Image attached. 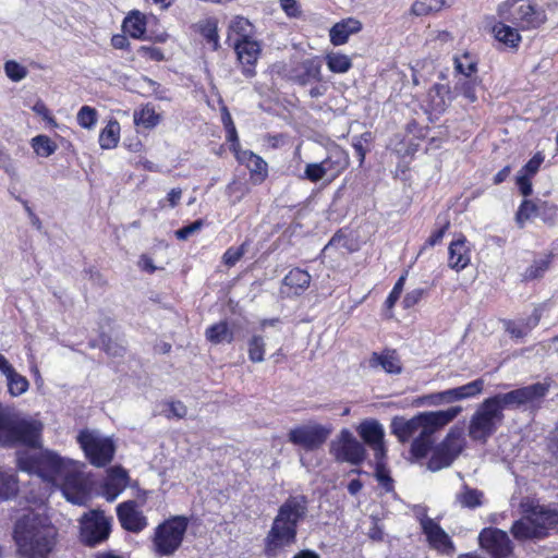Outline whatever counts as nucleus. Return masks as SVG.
<instances>
[{"mask_svg":"<svg viewBox=\"0 0 558 558\" xmlns=\"http://www.w3.org/2000/svg\"><path fill=\"white\" fill-rule=\"evenodd\" d=\"M39 433L40 428L37 424L14 418L0 405V445L4 447L25 445L31 448L19 452V468L60 486L68 501L80 506L85 505L90 497V484L80 470V464L73 460L63 459L52 451H36Z\"/></svg>","mask_w":558,"mask_h":558,"instance_id":"f257e3e1","label":"nucleus"},{"mask_svg":"<svg viewBox=\"0 0 558 558\" xmlns=\"http://www.w3.org/2000/svg\"><path fill=\"white\" fill-rule=\"evenodd\" d=\"M57 529L47 518L29 512L14 525L16 553L23 558H49L57 545Z\"/></svg>","mask_w":558,"mask_h":558,"instance_id":"f03ea898","label":"nucleus"},{"mask_svg":"<svg viewBox=\"0 0 558 558\" xmlns=\"http://www.w3.org/2000/svg\"><path fill=\"white\" fill-rule=\"evenodd\" d=\"M308 501L303 495L290 496L279 507L271 527L265 538V554L275 556L279 549L296 542L298 525L305 520Z\"/></svg>","mask_w":558,"mask_h":558,"instance_id":"7ed1b4c3","label":"nucleus"},{"mask_svg":"<svg viewBox=\"0 0 558 558\" xmlns=\"http://www.w3.org/2000/svg\"><path fill=\"white\" fill-rule=\"evenodd\" d=\"M462 407L456 405L447 410L426 411L420 413V434L411 444V454L416 459L425 458L434 444V434L451 423L460 413Z\"/></svg>","mask_w":558,"mask_h":558,"instance_id":"20e7f679","label":"nucleus"},{"mask_svg":"<svg viewBox=\"0 0 558 558\" xmlns=\"http://www.w3.org/2000/svg\"><path fill=\"white\" fill-rule=\"evenodd\" d=\"M504 410L497 395L485 399L471 416L468 427L469 437L474 441L485 444L502 424Z\"/></svg>","mask_w":558,"mask_h":558,"instance_id":"39448f33","label":"nucleus"},{"mask_svg":"<svg viewBox=\"0 0 558 558\" xmlns=\"http://www.w3.org/2000/svg\"><path fill=\"white\" fill-rule=\"evenodd\" d=\"M185 517H173L159 524L153 538V550L159 556H172L182 545L187 530Z\"/></svg>","mask_w":558,"mask_h":558,"instance_id":"423d86ee","label":"nucleus"},{"mask_svg":"<svg viewBox=\"0 0 558 558\" xmlns=\"http://www.w3.org/2000/svg\"><path fill=\"white\" fill-rule=\"evenodd\" d=\"M465 437L461 427L450 428L446 437L435 447L432 446V456L427 461V469L437 472L450 466L461 454L465 447Z\"/></svg>","mask_w":558,"mask_h":558,"instance_id":"0eeeda50","label":"nucleus"},{"mask_svg":"<svg viewBox=\"0 0 558 558\" xmlns=\"http://www.w3.org/2000/svg\"><path fill=\"white\" fill-rule=\"evenodd\" d=\"M77 442L86 458L95 466H105L113 459L116 447L112 439L98 430H82L77 435Z\"/></svg>","mask_w":558,"mask_h":558,"instance_id":"6e6552de","label":"nucleus"},{"mask_svg":"<svg viewBox=\"0 0 558 558\" xmlns=\"http://www.w3.org/2000/svg\"><path fill=\"white\" fill-rule=\"evenodd\" d=\"M478 82L476 77L460 76L456 82L453 90L448 85L436 84L429 92V98L434 110L444 111L448 101H451L459 95H462L469 102L477 100L476 87Z\"/></svg>","mask_w":558,"mask_h":558,"instance_id":"1a4fd4ad","label":"nucleus"},{"mask_svg":"<svg viewBox=\"0 0 558 558\" xmlns=\"http://www.w3.org/2000/svg\"><path fill=\"white\" fill-rule=\"evenodd\" d=\"M499 16L521 29L536 28L545 21L543 12L523 0H507L498 10Z\"/></svg>","mask_w":558,"mask_h":558,"instance_id":"9d476101","label":"nucleus"},{"mask_svg":"<svg viewBox=\"0 0 558 558\" xmlns=\"http://www.w3.org/2000/svg\"><path fill=\"white\" fill-rule=\"evenodd\" d=\"M550 383H535L506 393H498L497 397L505 409L520 408L524 405H538L547 396Z\"/></svg>","mask_w":558,"mask_h":558,"instance_id":"9b49d317","label":"nucleus"},{"mask_svg":"<svg viewBox=\"0 0 558 558\" xmlns=\"http://www.w3.org/2000/svg\"><path fill=\"white\" fill-rule=\"evenodd\" d=\"M483 389L484 380L480 378L460 387L424 396L416 401V404H428L437 407L441 404L453 403L456 401L475 397L480 395Z\"/></svg>","mask_w":558,"mask_h":558,"instance_id":"f8f14e48","label":"nucleus"},{"mask_svg":"<svg viewBox=\"0 0 558 558\" xmlns=\"http://www.w3.org/2000/svg\"><path fill=\"white\" fill-rule=\"evenodd\" d=\"M330 453L339 462H349L356 465L364 460L365 448L349 429H342L338 437L331 441Z\"/></svg>","mask_w":558,"mask_h":558,"instance_id":"ddd939ff","label":"nucleus"},{"mask_svg":"<svg viewBox=\"0 0 558 558\" xmlns=\"http://www.w3.org/2000/svg\"><path fill=\"white\" fill-rule=\"evenodd\" d=\"M332 432L331 426L311 423L290 429L288 440L307 451L319 448Z\"/></svg>","mask_w":558,"mask_h":558,"instance_id":"4468645a","label":"nucleus"},{"mask_svg":"<svg viewBox=\"0 0 558 558\" xmlns=\"http://www.w3.org/2000/svg\"><path fill=\"white\" fill-rule=\"evenodd\" d=\"M110 521L102 511L93 510L81 519V538L88 546H95L108 538Z\"/></svg>","mask_w":558,"mask_h":558,"instance_id":"2eb2a0df","label":"nucleus"},{"mask_svg":"<svg viewBox=\"0 0 558 558\" xmlns=\"http://www.w3.org/2000/svg\"><path fill=\"white\" fill-rule=\"evenodd\" d=\"M480 545L493 558H509L513 546L508 534L496 527H486L478 535Z\"/></svg>","mask_w":558,"mask_h":558,"instance_id":"dca6fc26","label":"nucleus"},{"mask_svg":"<svg viewBox=\"0 0 558 558\" xmlns=\"http://www.w3.org/2000/svg\"><path fill=\"white\" fill-rule=\"evenodd\" d=\"M238 61L242 66V73L246 77H253L256 62L260 56L262 48L257 40L254 39H234L232 44Z\"/></svg>","mask_w":558,"mask_h":558,"instance_id":"f3484780","label":"nucleus"},{"mask_svg":"<svg viewBox=\"0 0 558 558\" xmlns=\"http://www.w3.org/2000/svg\"><path fill=\"white\" fill-rule=\"evenodd\" d=\"M420 523L430 547L448 556L454 554L453 543L438 523L426 515L420 519Z\"/></svg>","mask_w":558,"mask_h":558,"instance_id":"a211bd4d","label":"nucleus"},{"mask_svg":"<svg viewBox=\"0 0 558 558\" xmlns=\"http://www.w3.org/2000/svg\"><path fill=\"white\" fill-rule=\"evenodd\" d=\"M359 434L374 451L377 462L381 461L386 454L383 426L377 421H364L359 426Z\"/></svg>","mask_w":558,"mask_h":558,"instance_id":"6ab92c4d","label":"nucleus"},{"mask_svg":"<svg viewBox=\"0 0 558 558\" xmlns=\"http://www.w3.org/2000/svg\"><path fill=\"white\" fill-rule=\"evenodd\" d=\"M117 515L121 525L131 532H141L147 525L145 515L137 509V505L133 500L120 504L117 508Z\"/></svg>","mask_w":558,"mask_h":558,"instance_id":"aec40b11","label":"nucleus"},{"mask_svg":"<svg viewBox=\"0 0 558 558\" xmlns=\"http://www.w3.org/2000/svg\"><path fill=\"white\" fill-rule=\"evenodd\" d=\"M290 78L299 85H307L311 82H322V61L319 58L303 60L298 66L291 70Z\"/></svg>","mask_w":558,"mask_h":558,"instance_id":"412c9836","label":"nucleus"},{"mask_svg":"<svg viewBox=\"0 0 558 558\" xmlns=\"http://www.w3.org/2000/svg\"><path fill=\"white\" fill-rule=\"evenodd\" d=\"M129 476L124 469L114 466L109 470L104 484V496L113 501L128 486Z\"/></svg>","mask_w":558,"mask_h":558,"instance_id":"4be33fe9","label":"nucleus"},{"mask_svg":"<svg viewBox=\"0 0 558 558\" xmlns=\"http://www.w3.org/2000/svg\"><path fill=\"white\" fill-rule=\"evenodd\" d=\"M391 433L400 442H407L411 438L414 439L420 434V413L411 418L396 416L390 424Z\"/></svg>","mask_w":558,"mask_h":558,"instance_id":"5701e85b","label":"nucleus"},{"mask_svg":"<svg viewBox=\"0 0 558 558\" xmlns=\"http://www.w3.org/2000/svg\"><path fill=\"white\" fill-rule=\"evenodd\" d=\"M448 253V266L456 271L464 269L471 262L470 247L463 236L450 243Z\"/></svg>","mask_w":558,"mask_h":558,"instance_id":"b1692460","label":"nucleus"},{"mask_svg":"<svg viewBox=\"0 0 558 558\" xmlns=\"http://www.w3.org/2000/svg\"><path fill=\"white\" fill-rule=\"evenodd\" d=\"M362 29V23L353 17H348L341 22L336 23L330 32V41L335 46L343 45L348 41L349 37L359 33Z\"/></svg>","mask_w":558,"mask_h":558,"instance_id":"393cba45","label":"nucleus"},{"mask_svg":"<svg viewBox=\"0 0 558 558\" xmlns=\"http://www.w3.org/2000/svg\"><path fill=\"white\" fill-rule=\"evenodd\" d=\"M322 163L326 174H330L335 179L349 166V156L342 148L336 146L329 149Z\"/></svg>","mask_w":558,"mask_h":558,"instance_id":"a878e982","label":"nucleus"},{"mask_svg":"<svg viewBox=\"0 0 558 558\" xmlns=\"http://www.w3.org/2000/svg\"><path fill=\"white\" fill-rule=\"evenodd\" d=\"M372 368L381 367L386 373L399 374L401 372V362L396 351L385 350L381 353L374 352L368 361Z\"/></svg>","mask_w":558,"mask_h":558,"instance_id":"bb28decb","label":"nucleus"},{"mask_svg":"<svg viewBox=\"0 0 558 558\" xmlns=\"http://www.w3.org/2000/svg\"><path fill=\"white\" fill-rule=\"evenodd\" d=\"M529 513L535 526L544 532V536L547 530L558 527V512L555 510L536 506L533 507Z\"/></svg>","mask_w":558,"mask_h":558,"instance_id":"cd10ccee","label":"nucleus"},{"mask_svg":"<svg viewBox=\"0 0 558 558\" xmlns=\"http://www.w3.org/2000/svg\"><path fill=\"white\" fill-rule=\"evenodd\" d=\"M511 533L520 541L544 536V532L535 526L530 513L512 524Z\"/></svg>","mask_w":558,"mask_h":558,"instance_id":"c85d7f7f","label":"nucleus"},{"mask_svg":"<svg viewBox=\"0 0 558 558\" xmlns=\"http://www.w3.org/2000/svg\"><path fill=\"white\" fill-rule=\"evenodd\" d=\"M253 35V25L243 16H235L231 20L228 29V41L234 43V39H251Z\"/></svg>","mask_w":558,"mask_h":558,"instance_id":"c756f323","label":"nucleus"},{"mask_svg":"<svg viewBox=\"0 0 558 558\" xmlns=\"http://www.w3.org/2000/svg\"><path fill=\"white\" fill-rule=\"evenodd\" d=\"M493 31L496 39L500 43H504L508 47L515 48L521 41V36L518 28H513L504 22L496 24Z\"/></svg>","mask_w":558,"mask_h":558,"instance_id":"7c9ffc66","label":"nucleus"},{"mask_svg":"<svg viewBox=\"0 0 558 558\" xmlns=\"http://www.w3.org/2000/svg\"><path fill=\"white\" fill-rule=\"evenodd\" d=\"M133 118L136 125L145 129H153L160 122V116L150 105H146L140 110H135Z\"/></svg>","mask_w":558,"mask_h":558,"instance_id":"2f4dec72","label":"nucleus"},{"mask_svg":"<svg viewBox=\"0 0 558 558\" xmlns=\"http://www.w3.org/2000/svg\"><path fill=\"white\" fill-rule=\"evenodd\" d=\"M236 158L239 161L244 162L252 173L263 178L267 174V163L254 153L244 150L238 154Z\"/></svg>","mask_w":558,"mask_h":558,"instance_id":"473e14b6","label":"nucleus"},{"mask_svg":"<svg viewBox=\"0 0 558 558\" xmlns=\"http://www.w3.org/2000/svg\"><path fill=\"white\" fill-rule=\"evenodd\" d=\"M541 315L535 313L525 323L507 322L506 330L513 338L525 337L539 323Z\"/></svg>","mask_w":558,"mask_h":558,"instance_id":"72a5a7b5","label":"nucleus"},{"mask_svg":"<svg viewBox=\"0 0 558 558\" xmlns=\"http://www.w3.org/2000/svg\"><path fill=\"white\" fill-rule=\"evenodd\" d=\"M446 5L448 0H415L410 12L415 16H425L440 11Z\"/></svg>","mask_w":558,"mask_h":558,"instance_id":"f704fd0d","label":"nucleus"},{"mask_svg":"<svg viewBox=\"0 0 558 558\" xmlns=\"http://www.w3.org/2000/svg\"><path fill=\"white\" fill-rule=\"evenodd\" d=\"M206 338L211 343L231 342L233 332L229 329L227 322H219L206 330Z\"/></svg>","mask_w":558,"mask_h":558,"instance_id":"c9c22d12","label":"nucleus"},{"mask_svg":"<svg viewBox=\"0 0 558 558\" xmlns=\"http://www.w3.org/2000/svg\"><path fill=\"white\" fill-rule=\"evenodd\" d=\"M123 29L133 38H141L145 31V19L138 12H133L123 22Z\"/></svg>","mask_w":558,"mask_h":558,"instance_id":"e433bc0d","label":"nucleus"},{"mask_svg":"<svg viewBox=\"0 0 558 558\" xmlns=\"http://www.w3.org/2000/svg\"><path fill=\"white\" fill-rule=\"evenodd\" d=\"M284 284L296 290H305L310 287L311 275L300 268H294L284 277Z\"/></svg>","mask_w":558,"mask_h":558,"instance_id":"4c0bfd02","label":"nucleus"},{"mask_svg":"<svg viewBox=\"0 0 558 558\" xmlns=\"http://www.w3.org/2000/svg\"><path fill=\"white\" fill-rule=\"evenodd\" d=\"M120 125L117 121H110L99 135V144L104 149H111L119 142Z\"/></svg>","mask_w":558,"mask_h":558,"instance_id":"58836bf2","label":"nucleus"},{"mask_svg":"<svg viewBox=\"0 0 558 558\" xmlns=\"http://www.w3.org/2000/svg\"><path fill=\"white\" fill-rule=\"evenodd\" d=\"M551 263V255H546L542 258L535 259L531 266H529L523 272V280L531 281L539 279L548 270Z\"/></svg>","mask_w":558,"mask_h":558,"instance_id":"ea45409f","label":"nucleus"},{"mask_svg":"<svg viewBox=\"0 0 558 558\" xmlns=\"http://www.w3.org/2000/svg\"><path fill=\"white\" fill-rule=\"evenodd\" d=\"M328 69L333 73H345L351 66V59L338 52H331L326 56Z\"/></svg>","mask_w":558,"mask_h":558,"instance_id":"a19ab883","label":"nucleus"},{"mask_svg":"<svg viewBox=\"0 0 558 558\" xmlns=\"http://www.w3.org/2000/svg\"><path fill=\"white\" fill-rule=\"evenodd\" d=\"M7 384L10 395L13 397L23 395L29 387L27 378L16 371L7 377Z\"/></svg>","mask_w":558,"mask_h":558,"instance_id":"79ce46f5","label":"nucleus"},{"mask_svg":"<svg viewBox=\"0 0 558 558\" xmlns=\"http://www.w3.org/2000/svg\"><path fill=\"white\" fill-rule=\"evenodd\" d=\"M542 208L543 207L538 206V201H524L519 207V210L515 216L518 225L522 228L526 220L536 218V213H539Z\"/></svg>","mask_w":558,"mask_h":558,"instance_id":"37998d69","label":"nucleus"},{"mask_svg":"<svg viewBox=\"0 0 558 558\" xmlns=\"http://www.w3.org/2000/svg\"><path fill=\"white\" fill-rule=\"evenodd\" d=\"M32 147L38 156L49 157L52 155L57 145L46 135H37L32 140Z\"/></svg>","mask_w":558,"mask_h":558,"instance_id":"c03bdc74","label":"nucleus"},{"mask_svg":"<svg viewBox=\"0 0 558 558\" xmlns=\"http://www.w3.org/2000/svg\"><path fill=\"white\" fill-rule=\"evenodd\" d=\"M482 492L464 486L457 499L463 507L476 508L482 505Z\"/></svg>","mask_w":558,"mask_h":558,"instance_id":"a18cd8bd","label":"nucleus"},{"mask_svg":"<svg viewBox=\"0 0 558 558\" xmlns=\"http://www.w3.org/2000/svg\"><path fill=\"white\" fill-rule=\"evenodd\" d=\"M265 340L262 336H253L248 341V357L253 363L264 361Z\"/></svg>","mask_w":558,"mask_h":558,"instance_id":"49530a36","label":"nucleus"},{"mask_svg":"<svg viewBox=\"0 0 558 558\" xmlns=\"http://www.w3.org/2000/svg\"><path fill=\"white\" fill-rule=\"evenodd\" d=\"M454 69L460 76H471L476 72V63L465 53L462 57L454 58Z\"/></svg>","mask_w":558,"mask_h":558,"instance_id":"de8ad7c7","label":"nucleus"},{"mask_svg":"<svg viewBox=\"0 0 558 558\" xmlns=\"http://www.w3.org/2000/svg\"><path fill=\"white\" fill-rule=\"evenodd\" d=\"M247 242H243L239 247H229L223 256L222 260L228 267H233L247 252Z\"/></svg>","mask_w":558,"mask_h":558,"instance_id":"09e8293b","label":"nucleus"},{"mask_svg":"<svg viewBox=\"0 0 558 558\" xmlns=\"http://www.w3.org/2000/svg\"><path fill=\"white\" fill-rule=\"evenodd\" d=\"M4 72L7 76L13 82H20L27 75V69L14 60H9L4 63Z\"/></svg>","mask_w":558,"mask_h":558,"instance_id":"8fccbe9b","label":"nucleus"},{"mask_svg":"<svg viewBox=\"0 0 558 558\" xmlns=\"http://www.w3.org/2000/svg\"><path fill=\"white\" fill-rule=\"evenodd\" d=\"M97 121V111L89 107L83 106L77 113V122L84 129H92Z\"/></svg>","mask_w":558,"mask_h":558,"instance_id":"3c124183","label":"nucleus"},{"mask_svg":"<svg viewBox=\"0 0 558 558\" xmlns=\"http://www.w3.org/2000/svg\"><path fill=\"white\" fill-rule=\"evenodd\" d=\"M202 35L211 44L213 50L219 48V36L216 21H207L202 27Z\"/></svg>","mask_w":558,"mask_h":558,"instance_id":"603ef678","label":"nucleus"},{"mask_svg":"<svg viewBox=\"0 0 558 558\" xmlns=\"http://www.w3.org/2000/svg\"><path fill=\"white\" fill-rule=\"evenodd\" d=\"M326 174L325 168L322 162L308 163L305 167L304 179H307L311 182H318Z\"/></svg>","mask_w":558,"mask_h":558,"instance_id":"864d4df0","label":"nucleus"},{"mask_svg":"<svg viewBox=\"0 0 558 558\" xmlns=\"http://www.w3.org/2000/svg\"><path fill=\"white\" fill-rule=\"evenodd\" d=\"M204 226V222L202 219L195 220L194 222L190 223L189 226H185L179 230L175 231V236L179 240H186L192 234L198 232Z\"/></svg>","mask_w":558,"mask_h":558,"instance_id":"5fc2aeb1","label":"nucleus"},{"mask_svg":"<svg viewBox=\"0 0 558 558\" xmlns=\"http://www.w3.org/2000/svg\"><path fill=\"white\" fill-rule=\"evenodd\" d=\"M538 206L543 208L539 213H536V217L541 218L545 222L554 221L557 216V207L542 201H538Z\"/></svg>","mask_w":558,"mask_h":558,"instance_id":"6e6d98bb","label":"nucleus"},{"mask_svg":"<svg viewBox=\"0 0 558 558\" xmlns=\"http://www.w3.org/2000/svg\"><path fill=\"white\" fill-rule=\"evenodd\" d=\"M425 293L424 289L417 288L405 294L403 298L402 304L404 308H411L416 305L423 298Z\"/></svg>","mask_w":558,"mask_h":558,"instance_id":"4d7b16f0","label":"nucleus"},{"mask_svg":"<svg viewBox=\"0 0 558 558\" xmlns=\"http://www.w3.org/2000/svg\"><path fill=\"white\" fill-rule=\"evenodd\" d=\"M280 7L289 17H299L302 13L296 0H280Z\"/></svg>","mask_w":558,"mask_h":558,"instance_id":"13d9d810","label":"nucleus"},{"mask_svg":"<svg viewBox=\"0 0 558 558\" xmlns=\"http://www.w3.org/2000/svg\"><path fill=\"white\" fill-rule=\"evenodd\" d=\"M104 350L110 356H123L125 353V347L117 341L108 339L104 342Z\"/></svg>","mask_w":558,"mask_h":558,"instance_id":"bf43d9fd","label":"nucleus"},{"mask_svg":"<svg viewBox=\"0 0 558 558\" xmlns=\"http://www.w3.org/2000/svg\"><path fill=\"white\" fill-rule=\"evenodd\" d=\"M449 227V221H446L438 230L434 231L430 236L426 240V246H434L441 242L447 229Z\"/></svg>","mask_w":558,"mask_h":558,"instance_id":"052dcab7","label":"nucleus"},{"mask_svg":"<svg viewBox=\"0 0 558 558\" xmlns=\"http://www.w3.org/2000/svg\"><path fill=\"white\" fill-rule=\"evenodd\" d=\"M517 184L524 196H527L532 193V184L526 174H518Z\"/></svg>","mask_w":558,"mask_h":558,"instance_id":"680f3d73","label":"nucleus"},{"mask_svg":"<svg viewBox=\"0 0 558 558\" xmlns=\"http://www.w3.org/2000/svg\"><path fill=\"white\" fill-rule=\"evenodd\" d=\"M138 52H142L144 56H146L149 59L155 60V61H160L163 59L162 51L156 47L142 46L140 48Z\"/></svg>","mask_w":558,"mask_h":558,"instance_id":"e2e57ef3","label":"nucleus"},{"mask_svg":"<svg viewBox=\"0 0 558 558\" xmlns=\"http://www.w3.org/2000/svg\"><path fill=\"white\" fill-rule=\"evenodd\" d=\"M226 131H227V140L229 142H231V149L235 153V155L240 154L241 153L239 149L240 143H239V137H238L235 126L231 125L230 128H227Z\"/></svg>","mask_w":558,"mask_h":558,"instance_id":"0e129e2a","label":"nucleus"},{"mask_svg":"<svg viewBox=\"0 0 558 558\" xmlns=\"http://www.w3.org/2000/svg\"><path fill=\"white\" fill-rule=\"evenodd\" d=\"M186 408L185 405L178 401V402H172L170 403V407H169V414L168 416H174V417H178V418H182L186 415Z\"/></svg>","mask_w":558,"mask_h":558,"instance_id":"69168bd1","label":"nucleus"},{"mask_svg":"<svg viewBox=\"0 0 558 558\" xmlns=\"http://www.w3.org/2000/svg\"><path fill=\"white\" fill-rule=\"evenodd\" d=\"M544 158L536 154L529 162L524 166V169L529 174L533 175L537 172L539 166L542 165Z\"/></svg>","mask_w":558,"mask_h":558,"instance_id":"338daca9","label":"nucleus"},{"mask_svg":"<svg viewBox=\"0 0 558 558\" xmlns=\"http://www.w3.org/2000/svg\"><path fill=\"white\" fill-rule=\"evenodd\" d=\"M376 477L378 482L387 489H392V480L391 477L383 470L379 465L377 466Z\"/></svg>","mask_w":558,"mask_h":558,"instance_id":"774afa93","label":"nucleus"}]
</instances>
